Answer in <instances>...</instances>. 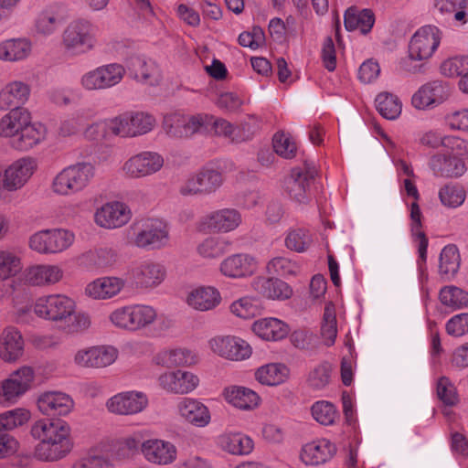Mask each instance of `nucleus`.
Listing matches in <instances>:
<instances>
[{
  "label": "nucleus",
  "mask_w": 468,
  "mask_h": 468,
  "mask_svg": "<svg viewBox=\"0 0 468 468\" xmlns=\"http://www.w3.org/2000/svg\"><path fill=\"white\" fill-rule=\"evenodd\" d=\"M31 435L39 441L35 455L41 461L53 462L65 457L72 449L70 428L63 420H40L31 427Z\"/></svg>",
  "instance_id": "nucleus-1"
},
{
  "label": "nucleus",
  "mask_w": 468,
  "mask_h": 468,
  "mask_svg": "<svg viewBox=\"0 0 468 468\" xmlns=\"http://www.w3.org/2000/svg\"><path fill=\"white\" fill-rule=\"evenodd\" d=\"M441 32L434 26H424L415 32L409 44V55L402 58L400 68L410 73H420L424 71L426 63L441 41Z\"/></svg>",
  "instance_id": "nucleus-2"
},
{
  "label": "nucleus",
  "mask_w": 468,
  "mask_h": 468,
  "mask_svg": "<svg viewBox=\"0 0 468 468\" xmlns=\"http://www.w3.org/2000/svg\"><path fill=\"white\" fill-rule=\"evenodd\" d=\"M95 175L90 163H78L63 169L52 182V189L59 195H70L84 189Z\"/></svg>",
  "instance_id": "nucleus-3"
},
{
  "label": "nucleus",
  "mask_w": 468,
  "mask_h": 468,
  "mask_svg": "<svg viewBox=\"0 0 468 468\" xmlns=\"http://www.w3.org/2000/svg\"><path fill=\"white\" fill-rule=\"evenodd\" d=\"M96 43L93 27L84 19L72 21L62 33V46L71 55H81L93 49Z\"/></svg>",
  "instance_id": "nucleus-4"
},
{
  "label": "nucleus",
  "mask_w": 468,
  "mask_h": 468,
  "mask_svg": "<svg viewBox=\"0 0 468 468\" xmlns=\"http://www.w3.org/2000/svg\"><path fill=\"white\" fill-rule=\"evenodd\" d=\"M156 312L147 305H129L118 308L110 314L111 322L118 328L136 331L152 324Z\"/></svg>",
  "instance_id": "nucleus-5"
},
{
  "label": "nucleus",
  "mask_w": 468,
  "mask_h": 468,
  "mask_svg": "<svg viewBox=\"0 0 468 468\" xmlns=\"http://www.w3.org/2000/svg\"><path fill=\"white\" fill-rule=\"evenodd\" d=\"M74 309L75 303L62 294L41 297L34 305V312L37 316L53 322L70 321Z\"/></svg>",
  "instance_id": "nucleus-6"
},
{
  "label": "nucleus",
  "mask_w": 468,
  "mask_h": 468,
  "mask_svg": "<svg viewBox=\"0 0 468 468\" xmlns=\"http://www.w3.org/2000/svg\"><path fill=\"white\" fill-rule=\"evenodd\" d=\"M125 71V68L117 63L100 66L85 73L80 83L87 90H107L119 84Z\"/></svg>",
  "instance_id": "nucleus-7"
},
{
  "label": "nucleus",
  "mask_w": 468,
  "mask_h": 468,
  "mask_svg": "<svg viewBox=\"0 0 468 468\" xmlns=\"http://www.w3.org/2000/svg\"><path fill=\"white\" fill-rule=\"evenodd\" d=\"M317 172L313 163L304 162V167H294L284 180V190L298 203L305 204L309 200L308 189Z\"/></svg>",
  "instance_id": "nucleus-8"
},
{
  "label": "nucleus",
  "mask_w": 468,
  "mask_h": 468,
  "mask_svg": "<svg viewBox=\"0 0 468 468\" xmlns=\"http://www.w3.org/2000/svg\"><path fill=\"white\" fill-rule=\"evenodd\" d=\"M209 345L214 353L233 361L244 360L251 355L250 346L236 336H216L209 341Z\"/></svg>",
  "instance_id": "nucleus-9"
},
{
  "label": "nucleus",
  "mask_w": 468,
  "mask_h": 468,
  "mask_svg": "<svg viewBox=\"0 0 468 468\" xmlns=\"http://www.w3.org/2000/svg\"><path fill=\"white\" fill-rule=\"evenodd\" d=\"M222 175L211 168H204L195 176L189 178L180 188L183 196L208 195L215 192L222 184Z\"/></svg>",
  "instance_id": "nucleus-10"
},
{
  "label": "nucleus",
  "mask_w": 468,
  "mask_h": 468,
  "mask_svg": "<svg viewBox=\"0 0 468 468\" xmlns=\"http://www.w3.org/2000/svg\"><path fill=\"white\" fill-rule=\"evenodd\" d=\"M126 69L130 77L144 84L155 86L162 80L158 65L144 56H130L126 61Z\"/></svg>",
  "instance_id": "nucleus-11"
},
{
  "label": "nucleus",
  "mask_w": 468,
  "mask_h": 468,
  "mask_svg": "<svg viewBox=\"0 0 468 468\" xmlns=\"http://www.w3.org/2000/svg\"><path fill=\"white\" fill-rule=\"evenodd\" d=\"M164 165L163 157L153 152H143L125 162L123 170L133 178L144 177L159 171Z\"/></svg>",
  "instance_id": "nucleus-12"
},
{
  "label": "nucleus",
  "mask_w": 468,
  "mask_h": 468,
  "mask_svg": "<svg viewBox=\"0 0 468 468\" xmlns=\"http://www.w3.org/2000/svg\"><path fill=\"white\" fill-rule=\"evenodd\" d=\"M34 161L22 158L13 163L5 169L3 178H0V188L15 191L21 188L34 172Z\"/></svg>",
  "instance_id": "nucleus-13"
},
{
  "label": "nucleus",
  "mask_w": 468,
  "mask_h": 468,
  "mask_svg": "<svg viewBox=\"0 0 468 468\" xmlns=\"http://www.w3.org/2000/svg\"><path fill=\"white\" fill-rule=\"evenodd\" d=\"M38 410L47 416L55 418L69 414L73 409L72 399L58 391H47L37 401Z\"/></svg>",
  "instance_id": "nucleus-14"
},
{
  "label": "nucleus",
  "mask_w": 468,
  "mask_h": 468,
  "mask_svg": "<svg viewBox=\"0 0 468 468\" xmlns=\"http://www.w3.org/2000/svg\"><path fill=\"white\" fill-rule=\"evenodd\" d=\"M450 94V89L446 82L433 80L424 84L413 96L412 105L423 110L433 104H440L444 101Z\"/></svg>",
  "instance_id": "nucleus-15"
},
{
  "label": "nucleus",
  "mask_w": 468,
  "mask_h": 468,
  "mask_svg": "<svg viewBox=\"0 0 468 468\" xmlns=\"http://www.w3.org/2000/svg\"><path fill=\"white\" fill-rule=\"evenodd\" d=\"M147 402L146 397L142 393L124 392L112 397L107 401V408L115 414L131 415L142 411Z\"/></svg>",
  "instance_id": "nucleus-16"
},
{
  "label": "nucleus",
  "mask_w": 468,
  "mask_h": 468,
  "mask_svg": "<svg viewBox=\"0 0 468 468\" xmlns=\"http://www.w3.org/2000/svg\"><path fill=\"white\" fill-rule=\"evenodd\" d=\"M131 218L128 207L121 202L107 203L95 214L97 224L107 229L120 228Z\"/></svg>",
  "instance_id": "nucleus-17"
},
{
  "label": "nucleus",
  "mask_w": 468,
  "mask_h": 468,
  "mask_svg": "<svg viewBox=\"0 0 468 468\" xmlns=\"http://www.w3.org/2000/svg\"><path fill=\"white\" fill-rule=\"evenodd\" d=\"M142 453L148 462L159 465L169 464L176 458L175 445L158 439L144 441Z\"/></svg>",
  "instance_id": "nucleus-18"
},
{
  "label": "nucleus",
  "mask_w": 468,
  "mask_h": 468,
  "mask_svg": "<svg viewBox=\"0 0 468 468\" xmlns=\"http://www.w3.org/2000/svg\"><path fill=\"white\" fill-rule=\"evenodd\" d=\"M198 378L191 372L177 370L162 374L159 377L160 386L176 394H186L194 390L198 385Z\"/></svg>",
  "instance_id": "nucleus-19"
},
{
  "label": "nucleus",
  "mask_w": 468,
  "mask_h": 468,
  "mask_svg": "<svg viewBox=\"0 0 468 468\" xmlns=\"http://www.w3.org/2000/svg\"><path fill=\"white\" fill-rule=\"evenodd\" d=\"M117 357L113 347H91L80 350L75 355V363L83 367H105L112 365Z\"/></svg>",
  "instance_id": "nucleus-20"
},
{
  "label": "nucleus",
  "mask_w": 468,
  "mask_h": 468,
  "mask_svg": "<svg viewBox=\"0 0 468 468\" xmlns=\"http://www.w3.org/2000/svg\"><path fill=\"white\" fill-rule=\"evenodd\" d=\"M252 287L268 299L283 301L292 295L291 286L278 278L257 277L252 282Z\"/></svg>",
  "instance_id": "nucleus-21"
},
{
  "label": "nucleus",
  "mask_w": 468,
  "mask_h": 468,
  "mask_svg": "<svg viewBox=\"0 0 468 468\" xmlns=\"http://www.w3.org/2000/svg\"><path fill=\"white\" fill-rule=\"evenodd\" d=\"M137 287H151L159 284L165 278V268L155 262H144L129 272Z\"/></svg>",
  "instance_id": "nucleus-22"
},
{
  "label": "nucleus",
  "mask_w": 468,
  "mask_h": 468,
  "mask_svg": "<svg viewBox=\"0 0 468 468\" xmlns=\"http://www.w3.org/2000/svg\"><path fill=\"white\" fill-rule=\"evenodd\" d=\"M168 230L161 222H154L136 234L134 243L139 248L156 250L166 245Z\"/></svg>",
  "instance_id": "nucleus-23"
},
{
  "label": "nucleus",
  "mask_w": 468,
  "mask_h": 468,
  "mask_svg": "<svg viewBox=\"0 0 468 468\" xmlns=\"http://www.w3.org/2000/svg\"><path fill=\"white\" fill-rule=\"evenodd\" d=\"M336 452V447L328 440L323 439L303 446L302 461L308 465H318L330 460Z\"/></svg>",
  "instance_id": "nucleus-24"
},
{
  "label": "nucleus",
  "mask_w": 468,
  "mask_h": 468,
  "mask_svg": "<svg viewBox=\"0 0 468 468\" xmlns=\"http://www.w3.org/2000/svg\"><path fill=\"white\" fill-rule=\"evenodd\" d=\"M430 167L436 176L446 177L461 176L465 171L464 162L455 154H434L430 161Z\"/></svg>",
  "instance_id": "nucleus-25"
},
{
  "label": "nucleus",
  "mask_w": 468,
  "mask_h": 468,
  "mask_svg": "<svg viewBox=\"0 0 468 468\" xmlns=\"http://www.w3.org/2000/svg\"><path fill=\"white\" fill-rule=\"evenodd\" d=\"M24 340L15 327H7L0 337V357L6 362L16 361L23 354Z\"/></svg>",
  "instance_id": "nucleus-26"
},
{
  "label": "nucleus",
  "mask_w": 468,
  "mask_h": 468,
  "mask_svg": "<svg viewBox=\"0 0 468 468\" xmlns=\"http://www.w3.org/2000/svg\"><path fill=\"white\" fill-rule=\"evenodd\" d=\"M256 270V261L248 254H235L225 259L220 271L225 276L239 278L251 275Z\"/></svg>",
  "instance_id": "nucleus-27"
},
{
  "label": "nucleus",
  "mask_w": 468,
  "mask_h": 468,
  "mask_svg": "<svg viewBox=\"0 0 468 468\" xmlns=\"http://www.w3.org/2000/svg\"><path fill=\"white\" fill-rule=\"evenodd\" d=\"M46 136V128L41 123L24 125L20 132L10 141L13 148L19 151H27L39 144Z\"/></svg>",
  "instance_id": "nucleus-28"
},
{
  "label": "nucleus",
  "mask_w": 468,
  "mask_h": 468,
  "mask_svg": "<svg viewBox=\"0 0 468 468\" xmlns=\"http://www.w3.org/2000/svg\"><path fill=\"white\" fill-rule=\"evenodd\" d=\"M177 409L181 417L197 427H205L210 421L207 408L196 399L185 398L178 403Z\"/></svg>",
  "instance_id": "nucleus-29"
},
{
  "label": "nucleus",
  "mask_w": 468,
  "mask_h": 468,
  "mask_svg": "<svg viewBox=\"0 0 468 468\" xmlns=\"http://www.w3.org/2000/svg\"><path fill=\"white\" fill-rule=\"evenodd\" d=\"M124 284V281L121 278L103 277L89 283L85 292L93 299H108L118 294Z\"/></svg>",
  "instance_id": "nucleus-30"
},
{
  "label": "nucleus",
  "mask_w": 468,
  "mask_h": 468,
  "mask_svg": "<svg viewBox=\"0 0 468 468\" xmlns=\"http://www.w3.org/2000/svg\"><path fill=\"white\" fill-rule=\"evenodd\" d=\"M186 301L192 308L205 312L216 308L220 303L221 296L216 288L202 286L192 291Z\"/></svg>",
  "instance_id": "nucleus-31"
},
{
  "label": "nucleus",
  "mask_w": 468,
  "mask_h": 468,
  "mask_svg": "<svg viewBox=\"0 0 468 468\" xmlns=\"http://www.w3.org/2000/svg\"><path fill=\"white\" fill-rule=\"evenodd\" d=\"M374 23L375 15L370 9L359 10L356 6H351L345 13L344 24L347 31L359 29L362 34H367Z\"/></svg>",
  "instance_id": "nucleus-32"
},
{
  "label": "nucleus",
  "mask_w": 468,
  "mask_h": 468,
  "mask_svg": "<svg viewBox=\"0 0 468 468\" xmlns=\"http://www.w3.org/2000/svg\"><path fill=\"white\" fill-rule=\"evenodd\" d=\"M240 222L239 213L231 208L215 211L206 218L207 228L213 231L228 232L235 229Z\"/></svg>",
  "instance_id": "nucleus-33"
},
{
  "label": "nucleus",
  "mask_w": 468,
  "mask_h": 468,
  "mask_svg": "<svg viewBox=\"0 0 468 468\" xmlns=\"http://www.w3.org/2000/svg\"><path fill=\"white\" fill-rule=\"evenodd\" d=\"M253 332L264 340L277 341L284 338L289 332L288 326L276 318L258 320L252 324Z\"/></svg>",
  "instance_id": "nucleus-34"
},
{
  "label": "nucleus",
  "mask_w": 468,
  "mask_h": 468,
  "mask_svg": "<svg viewBox=\"0 0 468 468\" xmlns=\"http://www.w3.org/2000/svg\"><path fill=\"white\" fill-rule=\"evenodd\" d=\"M28 96L29 88L27 85L23 82L11 83L0 92V109L5 110L9 107L23 109L20 105L27 101Z\"/></svg>",
  "instance_id": "nucleus-35"
},
{
  "label": "nucleus",
  "mask_w": 468,
  "mask_h": 468,
  "mask_svg": "<svg viewBox=\"0 0 468 468\" xmlns=\"http://www.w3.org/2000/svg\"><path fill=\"white\" fill-rule=\"evenodd\" d=\"M30 114L26 109H11L0 121V135L12 139L28 124Z\"/></svg>",
  "instance_id": "nucleus-36"
},
{
  "label": "nucleus",
  "mask_w": 468,
  "mask_h": 468,
  "mask_svg": "<svg viewBox=\"0 0 468 468\" xmlns=\"http://www.w3.org/2000/svg\"><path fill=\"white\" fill-rule=\"evenodd\" d=\"M224 396L228 402L240 410H250L256 407L260 397L253 390L244 387H230L224 390Z\"/></svg>",
  "instance_id": "nucleus-37"
},
{
  "label": "nucleus",
  "mask_w": 468,
  "mask_h": 468,
  "mask_svg": "<svg viewBox=\"0 0 468 468\" xmlns=\"http://www.w3.org/2000/svg\"><path fill=\"white\" fill-rule=\"evenodd\" d=\"M30 43L25 38L8 39L0 44V59L16 61L27 58L30 52Z\"/></svg>",
  "instance_id": "nucleus-38"
},
{
  "label": "nucleus",
  "mask_w": 468,
  "mask_h": 468,
  "mask_svg": "<svg viewBox=\"0 0 468 468\" xmlns=\"http://www.w3.org/2000/svg\"><path fill=\"white\" fill-rule=\"evenodd\" d=\"M288 373L289 369L283 364H268L260 367L255 377L261 384L276 386L286 380Z\"/></svg>",
  "instance_id": "nucleus-39"
},
{
  "label": "nucleus",
  "mask_w": 468,
  "mask_h": 468,
  "mask_svg": "<svg viewBox=\"0 0 468 468\" xmlns=\"http://www.w3.org/2000/svg\"><path fill=\"white\" fill-rule=\"evenodd\" d=\"M439 272L441 276H453L459 270L461 257L458 248L450 244L445 246L440 255Z\"/></svg>",
  "instance_id": "nucleus-40"
},
{
  "label": "nucleus",
  "mask_w": 468,
  "mask_h": 468,
  "mask_svg": "<svg viewBox=\"0 0 468 468\" xmlns=\"http://www.w3.org/2000/svg\"><path fill=\"white\" fill-rule=\"evenodd\" d=\"M157 359L158 364L167 367L191 366L197 362L196 356L188 349L165 351Z\"/></svg>",
  "instance_id": "nucleus-41"
},
{
  "label": "nucleus",
  "mask_w": 468,
  "mask_h": 468,
  "mask_svg": "<svg viewBox=\"0 0 468 468\" xmlns=\"http://www.w3.org/2000/svg\"><path fill=\"white\" fill-rule=\"evenodd\" d=\"M439 298L443 305L452 309H460L468 305V292L453 285L441 288Z\"/></svg>",
  "instance_id": "nucleus-42"
},
{
  "label": "nucleus",
  "mask_w": 468,
  "mask_h": 468,
  "mask_svg": "<svg viewBox=\"0 0 468 468\" xmlns=\"http://www.w3.org/2000/svg\"><path fill=\"white\" fill-rule=\"evenodd\" d=\"M377 110L388 120L397 119L401 112V103L397 96L381 92L376 98Z\"/></svg>",
  "instance_id": "nucleus-43"
},
{
  "label": "nucleus",
  "mask_w": 468,
  "mask_h": 468,
  "mask_svg": "<svg viewBox=\"0 0 468 468\" xmlns=\"http://www.w3.org/2000/svg\"><path fill=\"white\" fill-rule=\"evenodd\" d=\"M144 441L140 434H133L120 440L114 448V456L118 460H129L142 452Z\"/></svg>",
  "instance_id": "nucleus-44"
},
{
  "label": "nucleus",
  "mask_w": 468,
  "mask_h": 468,
  "mask_svg": "<svg viewBox=\"0 0 468 468\" xmlns=\"http://www.w3.org/2000/svg\"><path fill=\"white\" fill-rule=\"evenodd\" d=\"M62 277L61 270L57 266L40 265L29 271V282L34 285L55 283Z\"/></svg>",
  "instance_id": "nucleus-45"
},
{
  "label": "nucleus",
  "mask_w": 468,
  "mask_h": 468,
  "mask_svg": "<svg viewBox=\"0 0 468 468\" xmlns=\"http://www.w3.org/2000/svg\"><path fill=\"white\" fill-rule=\"evenodd\" d=\"M223 448L231 454H249L253 450L252 440L241 433L229 434L222 440Z\"/></svg>",
  "instance_id": "nucleus-46"
},
{
  "label": "nucleus",
  "mask_w": 468,
  "mask_h": 468,
  "mask_svg": "<svg viewBox=\"0 0 468 468\" xmlns=\"http://www.w3.org/2000/svg\"><path fill=\"white\" fill-rule=\"evenodd\" d=\"M60 22L59 15L52 7L40 12L35 21V27L38 34L48 36L54 33Z\"/></svg>",
  "instance_id": "nucleus-47"
},
{
  "label": "nucleus",
  "mask_w": 468,
  "mask_h": 468,
  "mask_svg": "<svg viewBox=\"0 0 468 468\" xmlns=\"http://www.w3.org/2000/svg\"><path fill=\"white\" fill-rule=\"evenodd\" d=\"M321 335L324 339L326 346L334 345L337 335V326L335 312L332 303H328L324 307Z\"/></svg>",
  "instance_id": "nucleus-48"
},
{
  "label": "nucleus",
  "mask_w": 468,
  "mask_h": 468,
  "mask_svg": "<svg viewBox=\"0 0 468 468\" xmlns=\"http://www.w3.org/2000/svg\"><path fill=\"white\" fill-rule=\"evenodd\" d=\"M74 236L65 229L47 230L48 253H56L69 248Z\"/></svg>",
  "instance_id": "nucleus-49"
},
{
  "label": "nucleus",
  "mask_w": 468,
  "mask_h": 468,
  "mask_svg": "<svg viewBox=\"0 0 468 468\" xmlns=\"http://www.w3.org/2000/svg\"><path fill=\"white\" fill-rule=\"evenodd\" d=\"M71 468H114V464L108 454L101 452H90L76 460Z\"/></svg>",
  "instance_id": "nucleus-50"
},
{
  "label": "nucleus",
  "mask_w": 468,
  "mask_h": 468,
  "mask_svg": "<svg viewBox=\"0 0 468 468\" xmlns=\"http://www.w3.org/2000/svg\"><path fill=\"white\" fill-rule=\"evenodd\" d=\"M30 418V413L25 409H15L0 414V431L7 432L24 425Z\"/></svg>",
  "instance_id": "nucleus-51"
},
{
  "label": "nucleus",
  "mask_w": 468,
  "mask_h": 468,
  "mask_svg": "<svg viewBox=\"0 0 468 468\" xmlns=\"http://www.w3.org/2000/svg\"><path fill=\"white\" fill-rule=\"evenodd\" d=\"M230 244L223 238H207L197 250L199 254L206 258H218L228 251Z\"/></svg>",
  "instance_id": "nucleus-52"
},
{
  "label": "nucleus",
  "mask_w": 468,
  "mask_h": 468,
  "mask_svg": "<svg viewBox=\"0 0 468 468\" xmlns=\"http://www.w3.org/2000/svg\"><path fill=\"white\" fill-rule=\"evenodd\" d=\"M230 311L233 314L243 319H251L261 314V308L258 301L243 297L234 302L230 305Z\"/></svg>",
  "instance_id": "nucleus-53"
},
{
  "label": "nucleus",
  "mask_w": 468,
  "mask_h": 468,
  "mask_svg": "<svg viewBox=\"0 0 468 468\" xmlns=\"http://www.w3.org/2000/svg\"><path fill=\"white\" fill-rule=\"evenodd\" d=\"M439 197L444 206L456 207L463 203L465 191L460 186L449 184L441 188Z\"/></svg>",
  "instance_id": "nucleus-54"
},
{
  "label": "nucleus",
  "mask_w": 468,
  "mask_h": 468,
  "mask_svg": "<svg viewBox=\"0 0 468 468\" xmlns=\"http://www.w3.org/2000/svg\"><path fill=\"white\" fill-rule=\"evenodd\" d=\"M410 218L413 221L412 232L415 233L420 239L419 253L423 261H426V253L428 248V239L423 231H420L421 227V212L419 205L416 202L411 204Z\"/></svg>",
  "instance_id": "nucleus-55"
},
{
  "label": "nucleus",
  "mask_w": 468,
  "mask_h": 468,
  "mask_svg": "<svg viewBox=\"0 0 468 468\" xmlns=\"http://www.w3.org/2000/svg\"><path fill=\"white\" fill-rule=\"evenodd\" d=\"M441 72L447 77H465L468 74V56L455 57L443 61Z\"/></svg>",
  "instance_id": "nucleus-56"
},
{
  "label": "nucleus",
  "mask_w": 468,
  "mask_h": 468,
  "mask_svg": "<svg viewBox=\"0 0 468 468\" xmlns=\"http://www.w3.org/2000/svg\"><path fill=\"white\" fill-rule=\"evenodd\" d=\"M209 126H212L215 134L229 138L232 142H241L246 140L245 137L239 135V129L234 127L233 124L225 119H216L213 116H209Z\"/></svg>",
  "instance_id": "nucleus-57"
},
{
  "label": "nucleus",
  "mask_w": 468,
  "mask_h": 468,
  "mask_svg": "<svg viewBox=\"0 0 468 468\" xmlns=\"http://www.w3.org/2000/svg\"><path fill=\"white\" fill-rule=\"evenodd\" d=\"M312 415L322 425H331L336 418V410L331 402L318 401L312 407Z\"/></svg>",
  "instance_id": "nucleus-58"
},
{
  "label": "nucleus",
  "mask_w": 468,
  "mask_h": 468,
  "mask_svg": "<svg viewBox=\"0 0 468 468\" xmlns=\"http://www.w3.org/2000/svg\"><path fill=\"white\" fill-rule=\"evenodd\" d=\"M332 367L329 363L324 362L314 367L309 374V386L314 389H321L328 385L331 378Z\"/></svg>",
  "instance_id": "nucleus-59"
},
{
  "label": "nucleus",
  "mask_w": 468,
  "mask_h": 468,
  "mask_svg": "<svg viewBox=\"0 0 468 468\" xmlns=\"http://www.w3.org/2000/svg\"><path fill=\"white\" fill-rule=\"evenodd\" d=\"M21 270L20 259L8 251H0V280L15 276Z\"/></svg>",
  "instance_id": "nucleus-60"
},
{
  "label": "nucleus",
  "mask_w": 468,
  "mask_h": 468,
  "mask_svg": "<svg viewBox=\"0 0 468 468\" xmlns=\"http://www.w3.org/2000/svg\"><path fill=\"white\" fill-rule=\"evenodd\" d=\"M311 242L312 239L309 232L304 229L291 231L285 239L286 247L297 252L306 250Z\"/></svg>",
  "instance_id": "nucleus-61"
},
{
  "label": "nucleus",
  "mask_w": 468,
  "mask_h": 468,
  "mask_svg": "<svg viewBox=\"0 0 468 468\" xmlns=\"http://www.w3.org/2000/svg\"><path fill=\"white\" fill-rule=\"evenodd\" d=\"M83 258L91 265L101 268L110 266L115 261V253L111 249L101 248L86 252Z\"/></svg>",
  "instance_id": "nucleus-62"
},
{
  "label": "nucleus",
  "mask_w": 468,
  "mask_h": 468,
  "mask_svg": "<svg viewBox=\"0 0 468 468\" xmlns=\"http://www.w3.org/2000/svg\"><path fill=\"white\" fill-rule=\"evenodd\" d=\"M131 113H124L110 121L108 130L122 137H133L134 132L132 129Z\"/></svg>",
  "instance_id": "nucleus-63"
},
{
  "label": "nucleus",
  "mask_w": 468,
  "mask_h": 468,
  "mask_svg": "<svg viewBox=\"0 0 468 468\" xmlns=\"http://www.w3.org/2000/svg\"><path fill=\"white\" fill-rule=\"evenodd\" d=\"M164 129L166 133L175 138L187 137L186 120L178 115H169L164 118Z\"/></svg>",
  "instance_id": "nucleus-64"
}]
</instances>
